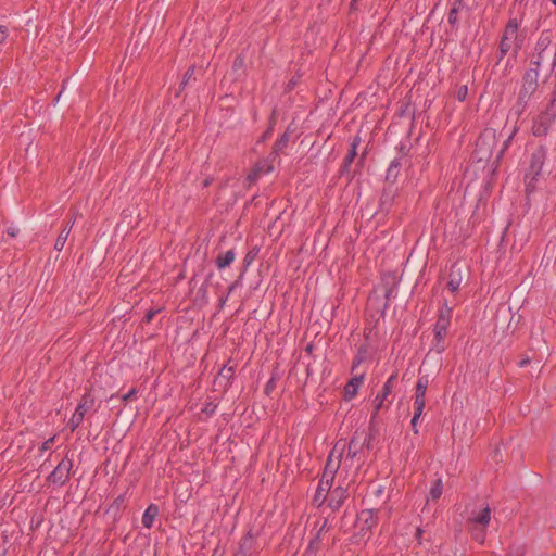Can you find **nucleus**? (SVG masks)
I'll return each instance as SVG.
<instances>
[{
    "label": "nucleus",
    "mask_w": 556,
    "mask_h": 556,
    "mask_svg": "<svg viewBox=\"0 0 556 556\" xmlns=\"http://www.w3.org/2000/svg\"><path fill=\"white\" fill-rule=\"evenodd\" d=\"M395 379V375H391L388 380L384 382L381 392H379L375 400H374V406H375V415L378 414V412L383 407L384 401L387 400L388 395H390L392 388H393V381Z\"/></svg>",
    "instance_id": "11"
},
{
    "label": "nucleus",
    "mask_w": 556,
    "mask_h": 556,
    "mask_svg": "<svg viewBox=\"0 0 556 556\" xmlns=\"http://www.w3.org/2000/svg\"><path fill=\"white\" fill-rule=\"evenodd\" d=\"M327 529V520L324 521L323 526L320 527L319 531H318V534H317V538L319 536L320 532H323L324 530Z\"/></svg>",
    "instance_id": "40"
},
{
    "label": "nucleus",
    "mask_w": 556,
    "mask_h": 556,
    "mask_svg": "<svg viewBox=\"0 0 556 556\" xmlns=\"http://www.w3.org/2000/svg\"><path fill=\"white\" fill-rule=\"evenodd\" d=\"M271 165L267 164H256L253 170L248 175V179L252 182L257 180L262 175L268 174L273 170Z\"/></svg>",
    "instance_id": "18"
},
{
    "label": "nucleus",
    "mask_w": 556,
    "mask_h": 556,
    "mask_svg": "<svg viewBox=\"0 0 556 556\" xmlns=\"http://www.w3.org/2000/svg\"><path fill=\"white\" fill-rule=\"evenodd\" d=\"M457 16H458V11H457V9L453 8L450 11L448 16H447L448 23L455 24L457 22Z\"/></svg>",
    "instance_id": "28"
},
{
    "label": "nucleus",
    "mask_w": 556,
    "mask_h": 556,
    "mask_svg": "<svg viewBox=\"0 0 556 556\" xmlns=\"http://www.w3.org/2000/svg\"><path fill=\"white\" fill-rule=\"evenodd\" d=\"M551 261H552V257H548L546 265H548L551 263Z\"/></svg>",
    "instance_id": "48"
},
{
    "label": "nucleus",
    "mask_w": 556,
    "mask_h": 556,
    "mask_svg": "<svg viewBox=\"0 0 556 556\" xmlns=\"http://www.w3.org/2000/svg\"><path fill=\"white\" fill-rule=\"evenodd\" d=\"M72 467V460L68 458H63L51 472L49 477L50 481L58 484H64L70 477Z\"/></svg>",
    "instance_id": "7"
},
{
    "label": "nucleus",
    "mask_w": 556,
    "mask_h": 556,
    "mask_svg": "<svg viewBox=\"0 0 556 556\" xmlns=\"http://www.w3.org/2000/svg\"><path fill=\"white\" fill-rule=\"evenodd\" d=\"M345 448V442H337L327 458L323 476L319 480L316 493L313 498L317 506H320L327 501V497L333 489L332 486L336 473L340 468Z\"/></svg>",
    "instance_id": "1"
},
{
    "label": "nucleus",
    "mask_w": 556,
    "mask_h": 556,
    "mask_svg": "<svg viewBox=\"0 0 556 556\" xmlns=\"http://www.w3.org/2000/svg\"><path fill=\"white\" fill-rule=\"evenodd\" d=\"M18 231H20L18 228L15 227V226H10V227L7 228L8 236H10L12 238L16 237Z\"/></svg>",
    "instance_id": "32"
},
{
    "label": "nucleus",
    "mask_w": 556,
    "mask_h": 556,
    "mask_svg": "<svg viewBox=\"0 0 556 556\" xmlns=\"http://www.w3.org/2000/svg\"><path fill=\"white\" fill-rule=\"evenodd\" d=\"M443 492V482L441 479H437L433 483V485L430 489V492L427 497V503L430 501H437L440 498Z\"/></svg>",
    "instance_id": "20"
},
{
    "label": "nucleus",
    "mask_w": 556,
    "mask_h": 556,
    "mask_svg": "<svg viewBox=\"0 0 556 556\" xmlns=\"http://www.w3.org/2000/svg\"><path fill=\"white\" fill-rule=\"evenodd\" d=\"M467 525L475 541L483 543L491 521V508L485 503H477L466 508Z\"/></svg>",
    "instance_id": "2"
},
{
    "label": "nucleus",
    "mask_w": 556,
    "mask_h": 556,
    "mask_svg": "<svg viewBox=\"0 0 556 556\" xmlns=\"http://www.w3.org/2000/svg\"><path fill=\"white\" fill-rule=\"evenodd\" d=\"M466 93H467V87H464V90L459 91V94H458L459 99L463 100Z\"/></svg>",
    "instance_id": "41"
},
{
    "label": "nucleus",
    "mask_w": 556,
    "mask_h": 556,
    "mask_svg": "<svg viewBox=\"0 0 556 556\" xmlns=\"http://www.w3.org/2000/svg\"><path fill=\"white\" fill-rule=\"evenodd\" d=\"M193 73H194V68L193 67H189L187 70V72L185 74V77H184V81H182L184 85H186L187 81L192 77Z\"/></svg>",
    "instance_id": "34"
},
{
    "label": "nucleus",
    "mask_w": 556,
    "mask_h": 556,
    "mask_svg": "<svg viewBox=\"0 0 556 556\" xmlns=\"http://www.w3.org/2000/svg\"><path fill=\"white\" fill-rule=\"evenodd\" d=\"M546 160V150L543 147L538 148L532 152L530 157V165L525 175L526 188L528 191H533L536 187L538 179L542 173Z\"/></svg>",
    "instance_id": "3"
},
{
    "label": "nucleus",
    "mask_w": 556,
    "mask_h": 556,
    "mask_svg": "<svg viewBox=\"0 0 556 556\" xmlns=\"http://www.w3.org/2000/svg\"><path fill=\"white\" fill-rule=\"evenodd\" d=\"M356 454H357V448H356L355 442H354V440H351V442L348 445V455H346L345 462H348L349 459L352 460L356 456Z\"/></svg>",
    "instance_id": "24"
},
{
    "label": "nucleus",
    "mask_w": 556,
    "mask_h": 556,
    "mask_svg": "<svg viewBox=\"0 0 556 556\" xmlns=\"http://www.w3.org/2000/svg\"><path fill=\"white\" fill-rule=\"evenodd\" d=\"M260 253V248L257 245H253L245 254L243 260L244 268H248Z\"/></svg>",
    "instance_id": "22"
},
{
    "label": "nucleus",
    "mask_w": 556,
    "mask_h": 556,
    "mask_svg": "<svg viewBox=\"0 0 556 556\" xmlns=\"http://www.w3.org/2000/svg\"><path fill=\"white\" fill-rule=\"evenodd\" d=\"M400 168H401V161L400 159H394L388 169H387V174H386V179L388 181H391V182H394L400 174Z\"/></svg>",
    "instance_id": "19"
},
{
    "label": "nucleus",
    "mask_w": 556,
    "mask_h": 556,
    "mask_svg": "<svg viewBox=\"0 0 556 556\" xmlns=\"http://www.w3.org/2000/svg\"><path fill=\"white\" fill-rule=\"evenodd\" d=\"M428 378L427 377H420L417 380L416 388H415V395H414V410H415V418H420V416L424 413L425 405H426V392L428 388Z\"/></svg>",
    "instance_id": "6"
},
{
    "label": "nucleus",
    "mask_w": 556,
    "mask_h": 556,
    "mask_svg": "<svg viewBox=\"0 0 556 556\" xmlns=\"http://www.w3.org/2000/svg\"><path fill=\"white\" fill-rule=\"evenodd\" d=\"M8 36H9L8 27L0 25V45L5 42Z\"/></svg>",
    "instance_id": "29"
},
{
    "label": "nucleus",
    "mask_w": 556,
    "mask_h": 556,
    "mask_svg": "<svg viewBox=\"0 0 556 556\" xmlns=\"http://www.w3.org/2000/svg\"><path fill=\"white\" fill-rule=\"evenodd\" d=\"M54 440H55V437H51L49 438L48 440H46L41 446L39 447V451H40V455H42L46 451H49L52 448L53 446V443H54Z\"/></svg>",
    "instance_id": "26"
},
{
    "label": "nucleus",
    "mask_w": 556,
    "mask_h": 556,
    "mask_svg": "<svg viewBox=\"0 0 556 556\" xmlns=\"http://www.w3.org/2000/svg\"><path fill=\"white\" fill-rule=\"evenodd\" d=\"M519 49H520V43H516V45H515V51H514V52H515V54H517V51H518Z\"/></svg>",
    "instance_id": "44"
},
{
    "label": "nucleus",
    "mask_w": 556,
    "mask_h": 556,
    "mask_svg": "<svg viewBox=\"0 0 556 556\" xmlns=\"http://www.w3.org/2000/svg\"><path fill=\"white\" fill-rule=\"evenodd\" d=\"M348 497V489L343 483H340L332 489L328 500V505L332 510H338Z\"/></svg>",
    "instance_id": "8"
},
{
    "label": "nucleus",
    "mask_w": 556,
    "mask_h": 556,
    "mask_svg": "<svg viewBox=\"0 0 556 556\" xmlns=\"http://www.w3.org/2000/svg\"><path fill=\"white\" fill-rule=\"evenodd\" d=\"M136 393H137L136 389H131L125 395H123V401L127 402V401L131 400Z\"/></svg>",
    "instance_id": "35"
},
{
    "label": "nucleus",
    "mask_w": 556,
    "mask_h": 556,
    "mask_svg": "<svg viewBox=\"0 0 556 556\" xmlns=\"http://www.w3.org/2000/svg\"><path fill=\"white\" fill-rule=\"evenodd\" d=\"M538 77H539L538 68L530 70L526 73V75L523 77V85L519 92L520 99H523V98L530 96L536 89Z\"/></svg>",
    "instance_id": "10"
},
{
    "label": "nucleus",
    "mask_w": 556,
    "mask_h": 556,
    "mask_svg": "<svg viewBox=\"0 0 556 556\" xmlns=\"http://www.w3.org/2000/svg\"><path fill=\"white\" fill-rule=\"evenodd\" d=\"M554 5H556V0H551Z\"/></svg>",
    "instance_id": "49"
},
{
    "label": "nucleus",
    "mask_w": 556,
    "mask_h": 556,
    "mask_svg": "<svg viewBox=\"0 0 556 556\" xmlns=\"http://www.w3.org/2000/svg\"><path fill=\"white\" fill-rule=\"evenodd\" d=\"M270 134V129H268L265 135H264V138L268 137V135Z\"/></svg>",
    "instance_id": "46"
},
{
    "label": "nucleus",
    "mask_w": 556,
    "mask_h": 556,
    "mask_svg": "<svg viewBox=\"0 0 556 556\" xmlns=\"http://www.w3.org/2000/svg\"><path fill=\"white\" fill-rule=\"evenodd\" d=\"M358 521L370 529L377 523V513L374 509H364L358 515Z\"/></svg>",
    "instance_id": "14"
},
{
    "label": "nucleus",
    "mask_w": 556,
    "mask_h": 556,
    "mask_svg": "<svg viewBox=\"0 0 556 556\" xmlns=\"http://www.w3.org/2000/svg\"><path fill=\"white\" fill-rule=\"evenodd\" d=\"M358 1H359V0H352L351 5H352V7H355V5H356V3H357Z\"/></svg>",
    "instance_id": "45"
},
{
    "label": "nucleus",
    "mask_w": 556,
    "mask_h": 556,
    "mask_svg": "<svg viewBox=\"0 0 556 556\" xmlns=\"http://www.w3.org/2000/svg\"><path fill=\"white\" fill-rule=\"evenodd\" d=\"M503 37H508L509 40L516 41L517 40V31L514 29L505 28Z\"/></svg>",
    "instance_id": "27"
},
{
    "label": "nucleus",
    "mask_w": 556,
    "mask_h": 556,
    "mask_svg": "<svg viewBox=\"0 0 556 556\" xmlns=\"http://www.w3.org/2000/svg\"><path fill=\"white\" fill-rule=\"evenodd\" d=\"M517 132V127L515 126L513 131L510 132V135L508 136V138L506 139V141L504 142V149H507L515 136V134Z\"/></svg>",
    "instance_id": "33"
},
{
    "label": "nucleus",
    "mask_w": 556,
    "mask_h": 556,
    "mask_svg": "<svg viewBox=\"0 0 556 556\" xmlns=\"http://www.w3.org/2000/svg\"><path fill=\"white\" fill-rule=\"evenodd\" d=\"M289 134L288 132H285L283 135L280 136L279 139L276 140L274 147H273V151L270 153V159L271 161L276 160L277 157H279L280 153L286 149V147L288 146V142H289Z\"/></svg>",
    "instance_id": "15"
},
{
    "label": "nucleus",
    "mask_w": 556,
    "mask_h": 556,
    "mask_svg": "<svg viewBox=\"0 0 556 556\" xmlns=\"http://www.w3.org/2000/svg\"><path fill=\"white\" fill-rule=\"evenodd\" d=\"M544 132H546V128L541 129V127H540V126H534V128H533V134H534L535 136H540V135H542V134H544Z\"/></svg>",
    "instance_id": "37"
},
{
    "label": "nucleus",
    "mask_w": 556,
    "mask_h": 556,
    "mask_svg": "<svg viewBox=\"0 0 556 556\" xmlns=\"http://www.w3.org/2000/svg\"><path fill=\"white\" fill-rule=\"evenodd\" d=\"M518 27H519V22L517 18H510L506 25V28L508 29H514V30H518Z\"/></svg>",
    "instance_id": "31"
},
{
    "label": "nucleus",
    "mask_w": 556,
    "mask_h": 556,
    "mask_svg": "<svg viewBox=\"0 0 556 556\" xmlns=\"http://www.w3.org/2000/svg\"><path fill=\"white\" fill-rule=\"evenodd\" d=\"M515 41L508 39V37H502L500 42V60L504 59V56L511 50Z\"/></svg>",
    "instance_id": "23"
},
{
    "label": "nucleus",
    "mask_w": 556,
    "mask_h": 556,
    "mask_svg": "<svg viewBox=\"0 0 556 556\" xmlns=\"http://www.w3.org/2000/svg\"><path fill=\"white\" fill-rule=\"evenodd\" d=\"M541 61H542V54L540 53V54H539V56H538V60H536V61H534V63L536 64V66H540Z\"/></svg>",
    "instance_id": "43"
},
{
    "label": "nucleus",
    "mask_w": 556,
    "mask_h": 556,
    "mask_svg": "<svg viewBox=\"0 0 556 556\" xmlns=\"http://www.w3.org/2000/svg\"><path fill=\"white\" fill-rule=\"evenodd\" d=\"M159 514V508L156 505H149L148 508L144 510L143 515H142V525L144 528L147 529H150L152 528L154 521H155V517L157 516Z\"/></svg>",
    "instance_id": "13"
},
{
    "label": "nucleus",
    "mask_w": 556,
    "mask_h": 556,
    "mask_svg": "<svg viewBox=\"0 0 556 556\" xmlns=\"http://www.w3.org/2000/svg\"><path fill=\"white\" fill-rule=\"evenodd\" d=\"M93 406L94 399L89 393L84 394L67 424L72 432L83 424L86 414L91 410Z\"/></svg>",
    "instance_id": "5"
},
{
    "label": "nucleus",
    "mask_w": 556,
    "mask_h": 556,
    "mask_svg": "<svg viewBox=\"0 0 556 556\" xmlns=\"http://www.w3.org/2000/svg\"><path fill=\"white\" fill-rule=\"evenodd\" d=\"M447 287L452 292H455L460 287V280H450Z\"/></svg>",
    "instance_id": "30"
},
{
    "label": "nucleus",
    "mask_w": 556,
    "mask_h": 556,
    "mask_svg": "<svg viewBox=\"0 0 556 556\" xmlns=\"http://www.w3.org/2000/svg\"><path fill=\"white\" fill-rule=\"evenodd\" d=\"M418 419H419V418H415V414H414V415H413V418H412V422H410V424H412V428H413V430H414V432H415V433H417V432H418V430H417V422H418Z\"/></svg>",
    "instance_id": "38"
},
{
    "label": "nucleus",
    "mask_w": 556,
    "mask_h": 556,
    "mask_svg": "<svg viewBox=\"0 0 556 556\" xmlns=\"http://www.w3.org/2000/svg\"><path fill=\"white\" fill-rule=\"evenodd\" d=\"M73 224H74V220L70 222L63 229L62 231L60 232V235L58 236L56 240H55V244H54V249L56 251H62L67 239H68V236L71 233V230H72V227H73Z\"/></svg>",
    "instance_id": "17"
},
{
    "label": "nucleus",
    "mask_w": 556,
    "mask_h": 556,
    "mask_svg": "<svg viewBox=\"0 0 556 556\" xmlns=\"http://www.w3.org/2000/svg\"><path fill=\"white\" fill-rule=\"evenodd\" d=\"M394 194L391 191H384L380 199V210L388 213L393 204Z\"/></svg>",
    "instance_id": "21"
},
{
    "label": "nucleus",
    "mask_w": 556,
    "mask_h": 556,
    "mask_svg": "<svg viewBox=\"0 0 556 556\" xmlns=\"http://www.w3.org/2000/svg\"><path fill=\"white\" fill-rule=\"evenodd\" d=\"M356 148H357L356 143H353L351 150L345 155L344 163L346 166H349L354 161V159L356 156Z\"/></svg>",
    "instance_id": "25"
},
{
    "label": "nucleus",
    "mask_w": 556,
    "mask_h": 556,
    "mask_svg": "<svg viewBox=\"0 0 556 556\" xmlns=\"http://www.w3.org/2000/svg\"><path fill=\"white\" fill-rule=\"evenodd\" d=\"M257 553V544L255 538L251 533H247L240 541L239 547L235 556H255Z\"/></svg>",
    "instance_id": "9"
},
{
    "label": "nucleus",
    "mask_w": 556,
    "mask_h": 556,
    "mask_svg": "<svg viewBox=\"0 0 556 556\" xmlns=\"http://www.w3.org/2000/svg\"><path fill=\"white\" fill-rule=\"evenodd\" d=\"M364 381V375L353 377L344 387V397L350 401L356 396L361 384Z\"/></svg>",
    "instance_id": "12"
},
{
    "label": "nucleus",
    "mask_w": 556,
    "mask_h": 556,
    "mask_svg": "<svg viewBox=\"0 0 556 556\" xmlns=\"http://www.w3.org/2000/svg\"><path fill=\"white\" fill-rule=\"evenodd\" d=\"M390 296V291H386V298Z\"/></svg>",
    "instance_id": "47"
},
{
    "label": "nucleus",
    "mask_w": 556,
    "mask_h": 556,
    "mask_svg": "<svg viewBox=\"0 0 556 556\" xmlns=\"http://www.w3.org/2000/svg\"><path fill=\"white\" fill-rule=\"evenodd\" d=\"M421 533H422V530L420 528H418L417 531H416V539L417 540H420Z\"/></svg>",
    "instance_id": "42"
},
{
    "label": "nucleus",
    "mask_w": 556,
    "mask_h": 556,
    "mask_svg": "<svg viewBox=\"0 0 556 556\" xmlns=\"http://www.w3.org/2000/svg\"><path fill=\"white\" fill-rule=\"evenodd\" d=\"M235 257H236V253H235V250H232V249L222 252L216 257V265L220 269L226 268L235 261Z\"/></svg>",
    "instance_id": "16"
},
{
    "label": "nucleus",
    "mask_w": 556,
    "mask_h": 556,
    "mask_svg": "<svg viewBox=\"0 0 556 556\" xmlns=\"http://www.w3.org/2000/svg\"><path fill=\"white\" fill-rule=\"evenodd\" d=\"M156 313H157V311H149V312L146 314V316H144V320H146L147 323H150V321L154 318V316H155V314H156Z\"/></svg>",
    "instance_id": "36"
},
{
    "label": "nucleus",
    "mask_w": 556,
    "mask_h": 556,
    "mask_svg": "<svg viewBox=\"0 0 556 556\" xmlns=\"http://www.w3.org/2000/svg\"><path fill=\"white\" fill-rule=\"evenodd\" d=\"M529 363H530V359H529L528 357H526V358H522V359L518 363V365H519V367H525V366H526V365H528Z\"/></svg>",
    "instance_id": "39"
},
{
    "label": "nucleus",
    "mask_w": 556,
    "mask_h": 556,
    "mask_svg": "<svg viewBox=\"0 0 556 556\" xmlns=\"http://www.w3.org/2000/svg\"><path fill=\"white\" fill-rule=\"evenodd\" d=\"M452 312V307L444 303L439 312V316L434 325V339L437 342L435 346L439 352L444 350V345L442 343L451 325Z\"/></svg>",
    "instance_id": "4"
}]
</instances>
